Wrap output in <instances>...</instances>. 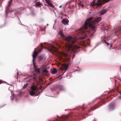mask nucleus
<instances>
[{
	"label": "nucleus",
	"instance_id": "b1692460",
	"mask_svg": "<svg viewBox=\"0 0 121 121\" xmlns=\"http://www.w3.org/2000/svg\"><path fill=\"white\" fill-rule=\"evenodd\" d=\"M104 41L105 43L106 44H107V45H108L110 44L109 43H108L105 40H104Z\"/></svg>",
	"mask_w": 121,
	"mask_h": 121
},
{
	"label": "nucleus",
	"instance_id": "4468645a",
	"mask_svg": "<svg viewBox=\"0 0 121 121\" xmlns=\"http://www.w3.org/2000/svg\"><path fill=\"white\" fill-rule=\"evenodd\" d=\"M69 21L68 19H64L62 21V23L65 25H66L68 24Z\"/></svg>",
	"mask_w": 121,
	"mask_h": 121
},
{
	"label": "nucleus",
	"instance_id": "c9c22d12",
	"mask_svg": "<svg viewBox=\"0 0 121 121\" xmlns=\"http://www.w3.org/2000/svg\"><path fill=\"white\" fill-rule=\"evenodd\" d=\"M91 104V103H89V104H88V105H89L90 104Z\"/></svg>",
	"mask_w": 121,
	"mask_h": 121
},
{
	"label": "nucleus",
	"instance_id": "9d476101",
	"mask_svg": "<svg viewBox=\"0 0 121 121\" xmlns=\"http://www.w3.org/2000/svg\"><path fill=\"white\" fill-rule=\"evenodd\" d=\"M68 66V65L66 64L63 65L61 67V69L63 71H64L63 73H64L66 70H67Z\"/></svg>",
	"mask_w": 121,
	"mask_h": 121
},
{
	"label": "nucleus",
	"instance_id": "7ed1b4c3",
	"mask_svg": "<svg viewBox=\"0 0 121 121\" xmlns=\"http://www.w3.org/2000/svg\"><path fill=\"white\" fill-rule=\"evenodd\" d=\"M37 55V53H36L35 51L34 52L32 56L33 57V61L34 66L35 68V69L34 70V71L36 72L37 73H39L40 72V69L39 68H36L35 65L34 63V61L35 60V59L36 58Z\"/></svg>",
	"mask_w": 121,
	"mask_h": 121
},
{
	"label": "nucleus",
	"instance_id": "6e6552de",
	"mask_svg": "<svg viewBox=\"0 0 121 121\" xmlns=\"http://www.w3.org/2000/svg\"><path fill=\"white\" fill-rule=\"evenodd\" d=\"M29 80L28 82H30L31 80L34 79V81H37L36 77V75H32L30 76H27V78Z\"/></svg>",
	"mask_w": 121,
	"mask_h": 121
},
{
	"label": "nucleus",
	"instance_id": "39448f33",
	"mask_svg": "<svg viewBox=\"0 0 121 121\" xmlns=\"http://www.w3.org/2000/svg\"><path fill=\"white\" fill-rule=\"evenodd\" d=\"M60 55L61 58H62V57L64 56L65 57L67 61H69L70 60V55L69 54L67 53L61 52L60 53Z\"/></svg>",
	"mask_w": 121,
	"mask_h": 121
},
{
	"label": "nucleus",
	"instance_id": "ddd939ff",
	"mask_svg": "<svg viewBox=\"0 0 121 121\" xmlns=\"http://www.w3.org/2000/svg\"><path fill=\"white\" fill-rule=\"evenodd\" d=\"M50 48L52 50L55 52H56L58 51L57 48L53 45L51 46Z\"/></svg>",
	"mask_w": 121,
	"mask_h": 121
},
{
	"label": "nucleus",
	"instance_id": "c85d7f7f",
	"mask_svg": "<svg viewBox=\"0 0 121 121\" xmlns=\"http://www.w3.org/2000/svg\"><path fill=\"white\" fill-rule=\"evenodd\" d=\"M40 59L41 60H42L43 59V58L41 56L40 57Z\"/></svg>",
	"mask_w": 121,
	"mask_h": 121
},
{
	"label": "nucleus",
	"instance_id": "f3484780",
	"mask_svg": "<svg viewBox=\"0 0 121 121\" xmlns=\"http://www.w3.org/2000/svg\"><path fill=\"white\" fill-rule=\"evenodd\" d=\"M35 91V95L36 96H38L39 93L40 92L37 87V89H36V91Z\"/></svg>",
	"mask_w": 121,
	"mask_h": 121
},
{
	"label": "nucleus",
	"instance_id": "f03ea898",
	"mask_svg": "<svg viewBox=\"0 0 121 121\" xmlns=\"http://www.w3.org/2000/svg\"><path fill=\"white\" fill-rule=\"evenodd\" d=\"M59 34L62 37L65 38L67 41L68 45L66 46L67 50L68 51H72L74 52H76V51L80 48V47L76 44H75L76 42V39L70 36L65 37L62 31H60Z\"/></svg>",
	"mask_w": 121,
	"mask_h": 121
},
{
	"label": "nucleus",
	"instance_id": "4c0bfd02",
	"mask_svg": "<svg viewBox=\"0 0 121 121\" xmlns=\"http://www.w3.org/2000/svg\"><path fill=\"white\" fill-rule=\"evenodd\" d=\"M48 25V24H47V25Z\"/></svg>",
	"mask_w": 121,
	"mask_h": 121
},
{
	"label": "nucleus",
	"instance_id": "a211bd4d",
	"mask_svg": "<svg viewBox=\"0 0 121 121\" xmlns=\"http://www.w3.org/2000/svg\"><path fill=\"white\" fill-rule=\"evenodd\" d=\"M107 11L106 10H102L100 12V14L101 15H103Z\"/></svg>",
	"mask_w": 121,
	"mask_h": 121
},
{
	"label": "nucleus",
	"instance_id": "0eeeda50",
	"mask_svg": "<svg viewBox=\"0 0 121 121\" xmlns=\"http://www.w3.org/2000/svg\"><path fill=\"white\" fill-rule=\"evenodd\" d=\"M115 104L114 103H111L109 104L108 109V111L110 112L114 110L115 109Z\"/></svg>",
	"mask_w": 121,
	"mask_h": 121
},
{
	"label": "nucleus",
	"instance_id": "412c9836",
	"mask_svg": "<svg viewBox=\"0 0 121 121\" xmlns=\"http://www.w3.org/2000/svg\"><path fill=\"white\" fill-rule=\"evenodd\" d=\"M28 83H26L25 84H24V86H23V89H24L26 88L27 87V85H28Z\"/></svg>",
	"mask_w": 121,
	"mask_h": 121
},
{
	"label": "nucleus",
	"instance_id": "c756f323",
	"mask_svg": "<svg viewBox=\"0 0 121 121\" xmlns=\"http://www.w3.org/2000/svg\"><path fill=\"white\" fill-rule=\"evenodd\" d=\"M62 7V5H61V6H59V8H61V7Z\"/></svg>",
	"mask_w": 121,
	"mask_h": 121
},
{
	"label": "nucleus",
	"instance_id": "cd10ccee",
	"mask_svg": "<svg viewBox=\"0 0 121 121\" xmlns=\"http://www.w3.org/2000/svg\"><path fill=\"white\" fill-rule=\"evenodd\" d=\"M46 2L48 4V3H49V2L47 0H45Z\"/></svg>",
	"mask_w": 121,
	"mask_h": 121
},
{
	"label": "nucleus",
	"instance_id": "f704fd0d",
	"mask_svg": "<svg viewBox=\"0 0 121 121\" xmlns=\"http://www.w3.org/2000/svg\"><path fill=\"white\" fill-rule=\"evenodd\" d=\"M57 117L58 118V117H59V116H58L57 115Z\"/></svg>",
	"mask_w": 121,
	"mask_h": 121
},
{
	"label": "nucleus",
	"instance_id": "dca6fc26",
	"mask_svg": "<svg viewBox=\"0 0 121 121\" xmlns=\"http://www.w3.org/2000/svg\"><path fill=\"white\" fill-rule=\"evenodd\" d=\"M96 5V0H94L91 3V6L93 7Z\"/></svg>",
	"mask_w": 121,
	"mask_h": 121
},
{
	"label": "nucleus",
	"instance_id": "f257e3e1",
	"mask_svg": "<svg viewBox=\"0 0 121 121\" xmlns=\"http://www.w3.org/2000/svg\"><path fill=\"white\" fill-rule=\"evenodd\" d=\"M93 17H90L88 19L86 20L85 23L79 29V32L82 34L85 35L84 37L81 38V39L85 38L86 37V30L88 27V26L90 29L94 33L96 31L97 29V24L101 20V18L99 17L96 19L93 20Z\"/></svg>",
	"mask_w": 121,
	"mask_h": 121
},
{
	"label": "nucleus",
	"instance_id": "6ab92c4d",
	"mask_svg": "<svg viewBox=\"0 0 121 121\" xmlns=\"http://www.w3.org/2000/svg\"><path fill=\"white\" fill-rule=\"evenodd\" d=\"M57 72L55 68H54L52 70V73L53 74L56 73Z\"/></svg>",
	"mask_w": 121,
	"mask_h": 121
},
{
	"label": "nucleus",
	"instance_id": "aec40b11",
	"mask_svg": "<svg viewBox=\"0 0 121 121\" xmlns=\"http://www.w3.org/2000/svg\"><path fill=\"white\" fill-rule=\"evenodd\" d=\"M117 31V33H119L120 34H121V29L120 28L118 29H116Z\"/></svg>",
	"mask_w": 121,
	"mask_h": 121
},
{
	"label": "nucleus",
	"instance_id": "7c9ffc66",
	"mask_svg": "<svg viewBox=\"0 0 121 121\" xmlns=\"http://www.w3.org/2000/svg\"><path fill=\"white\" fill-rule=\"evenodd\" d=\"M13 10H12V11H11V12H10V13H11L12 12H13Z\"/></svg>",
	"mask_w": 121,
	"mask_h": 121
},
{
	"label": "nucleus",
	"instance_id": "20e7f679",
	"mask_svg": "<svg viewBox=\"0 0 121 121\" xmlns=\"http://www.w3.org/2000/svg\"><path fill=\"white\" fill-rule=\"evenodd\" d=\"M70 117L71 116L69 115H68L67 116L63 115L62 116L60 117L59 119L54 120L52 121H67V120L69 119Z\"/></svg>",
	"mask_w": 121,
	"mask_h": 121
},
{
	"label": "nucleus",
	"instance_id": "5701e85b",
	"mask_svg": "<svg viewBox=\"0 0 121 121\" xmlns=\"http://www.w3.org/2000/svg\"><path fill=\"white\" fill-rule=\"evenodd\" d=\"M48 4L51 7L53 8L54 7V6L50 2L48 3Z\"/></svg>",
	"mask_w": 121,
	"mask_h": 121
},
{
	"label": "nucleus",
	"instance_id": "393cba45",
	"mask_svg": "<svg viewBox=\"0 0 121 121\" xmlns=\"http://www.w3.org/2000/svg\"><path fill=\"white\" fill-rule=\"evenodd\" d=\"M41 47L42 48H46V47H44L42 45V44H41Z\"/></svg>",
	"mask_w": 121,
	"mask_h": 121
},
{
	"label": "nucleus",
	"instance_id": "a878e982",
	"mask_svg": "<svg viewBox=\"0 0 121 121\" xmlns=\"http://www.w3.org/2000/svg\"><path fill=\"white\" fill-rule=\"evenodd\" d=\"M4 83V82L1 80H0V84Z\"/></svg>",
	"mask_w": 121,
	"mask_h": 121
},
{
	"label": "nucleus",
	"instance_id": "bb28decb",
	"mask_svg": "<svg viewBox=\"0 0 121 121\" xmlns=\"http://www.w3.org/2000/svg\"><path fill=\"white\" fill-rule=\"evenodd\" d=\"M42 51V49H40L38 51V52H40Z\"/></svg>",
	"mask_w": 121,
	"mask_h": 121
},
{
	"label": "nucleus",
	"instance_id": "2f4dec72",
	"mask_svg": "<svg viewBox=\"0 0 121 121\" xmlns=\"http://www.w3.org/2000/svg\"><path fill=\"white\" fill-rule=\"evenodd\" d=\"M112 47V45H111L110 46V48H111V47Z\"/></svg>",
	"mask_w": 121,
	"mask_h": 121
},
{
	"label": "nucleus",
	"instance_id": "423d86ee",
	"mask_svg": "<svg viewBox=\"0 0 121 121\" xmlns=\"http://www.w3.org/2000/svg\"><path fill=\"white\" fill-rule=\"evenodd\" d=\"M37 89V87L35 86H32L31 87V90L30 91V94L31 96H34L35 93V91Z\"/></svg>",
	"mask_w": 121,
	"mask_h": 121
},
{
	"label": "nucleus",
	"instance_id": "473e14b6",
	"mask_svg": "<svg viewBox=\"0 0 121 121\" xmlns=\"http://www.w3.org/2000/svg\"><path fill=\"white\" fill-rule=\"evenodd\" d=\"M84 5H82V7H83L84 6Z\"/></svg>",
	"mask_w": 121,
	"mask_h": 121
},
{
	"label": "nucleus",
	"instance_id": "2eb2a0df",
	"mask_svg": "<svg viewBox=\"0 0 121 121\" xmlns=\"http://www.w3.org/2000/svg\"><path fill=\"white\" fill-rule=\"evenodd\" d=\"M42 70L43 74L45 75H47L48 74V71L45 68L42 67Z\"/></svg>",
	"mask_w": 121,
	"mask_h": 121
},
{
	"label": "nucleus",
	"instance_id": "f8f14e48",
	"mask_svg": "<svg viewBox=\"0 0 121 121\" xmlns=\"http://www.w3.org/2000/svg\"><path fill=\"white\" fill-rule=\"evenodd\" d=\"M56 88L60 90L63 91L65 90V88L62 86L59 85H57L56 86Z\"/></svg>",
	"mask_w": 121,
	"mask_h": 121
},
{
	"label": "nucleus",
	"instance_id": "1a4fd4ad",
	"mask_svg": "<svg viewBox=\"0 0 121 121\" xmlns=\"http://www.w3.org/2000/svg\"><path fill=\"white\" fill-rule=\"evenodd\" d=\"M13 0H10L8 2V6L6 8L5 10L6 13H8L9 11L10 8L11 6V4L12 3Z\"/></svg>",
	"mask_w": 121,
	"mask_h": 121
},
{
	"label": "nucleus",
	"instance_id": "72a5a7b5",
	"mask_svg": "<svg viewBox=\"0 0 121 121\" xmlns=\"http://www.w3.org/2000/svg\"><path fill=\"white\" fill-rule=\"evenodd\" d=\"M26 79V78H24V80H25V79Z\"/></svg>",
	"mask_w": 121,
	"mask_h": 121
},
{
	"label": "nucleus",
	"instance_id": "9b49d317",
	"mask_svg": "<svg viewBox=\"0 0 121 121\" xmlns=\"http://www.w3.org/2000/svg\"><path fill=\"white\" fill-rule=\"evenodd\" d=\"M98 104L94 105L93 107H91L90 108V109L88 110V112H90L91 111H93L98 107Z\"/></svg>",
	"mask_w": 121,
	"mask_h": 121
},
{
	"label": "nucleus",
	"instance_id": "4be33fe9",
	"mask_svg": "<svg viewBox=\"0 0 121 121\" xmlns=\"http://www.w3.org/2000/svg\"><path fill=\"white\" fill-rule=\"evenodd\" d=\"M36 4L37 6H39L41 5V3L39 2H37L36 3Z\"/></svg>",
	"mask_w": 121,
	"mask_h": 121
},
{
	"label": "nucleus",
	"instance_id": "e433bc0d",
	"mask_svg": "<svg viewBox=\"0 0 121 121\" xmlns=\"http://www.w3.org/2000/svg\"><path fill=\"white\" fill-rule=\"evenodd\" d=\"M116 80H115V82H116Z\"/></svg>",
	"mask_w": 121,
	"mask_h": 121
}]
</instances>
